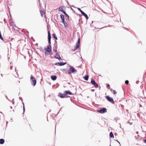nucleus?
Wrapping results in <instances>:
<instances>
[{
    "instance_id": "f257e3e1",
    "label": "nucleus",
    "mask_w": 146,
    "mask_h": 146,
    "mask_svg": "<svg viewBox=\"0 0 146 146\" xmlns=\"http://www.w3.org/2000/svg\"><path fill=\"white\" fill-rule=\"evenodd\" d=\"M48 40L49 45L47 46V48H44L45 51L44 53L45 55L46 56L48 55V52H49V54H50L52 52V48L51 46L50 45L51 44V36L50 34V32L49 31H48Z\"/></svg>"
},
{
    "instance_id": "f03ea898",
    "label": "nucleus",
    "mask_w": 146,
    "mask_h": 146,
    "mask_svg": "<svg viewBox=\"0 0 146 146\" xmlns=\"http://www.w3.org/2000/svg\"><path fill=\"white\" fill-rule=\"evenodd\" d=\"M68 66L70 68L68 70V74L70 75L72 73L75 74L76 72H77V70L75 69L73 66L70 65H69Z\"/></svg>"
},
{
    "instance_id": "7ed1b4c3",
    "label": "nucleus",
    "mask_w": 146,
    "mask_h": 146,
    "mask_svg": "<svg viewBox=\"0 0 146 146\" xmlns=\"http://www.w3.org/2000/svg\"><path fill=\"white\" fill-rule=\"evenodd\" d=\"M30 81L31 82V84L32 86H34L36 85V81L34 77L32 75H31Z\"/></svg>"
},
{
    "instance_id": "20e7f679",
    "label": "nucleus",
    "mask_w": 146,
    "mask_h": 146,
    "mask_svg": "<svg viewBox=\"0 0 146 146\" xmlns=\"http://www.w3.org/2000/svg\"><path fill=\"white\" fill-rule=\"evenodd\" d=\"M97 111L101 113H104L107 112V109L105 108H103L100 110H98Z\"/></svg>"
},
{
    "instance_id": "39448f33",
    "label": "nucleus",
    "mask_w": 146,
    "mask_h": 146,
    "mask_svg": "<svg viewBox=\"0 0 146 146\" xmlns=\"http://www.w3.org/2000/svg\"><path fill=\"white\" fill-rule=\"evenodd\" d=\"M105 97L107 100L109 102H111L113 104H114V101L113 99L112 98L110 97L109 96H106Z\"/></svg>"
},
{
    "instance_id": "423d86ee",
    "label": "nucleus",
    "mask_w": 146,
    "mask_h": 146,
    "mask_svg": "<svg viewBox=\"0 0 146 146\" xmlns=\"http://www.w3.org/2000/svg\"><path fill=\"white\" fill-rule=\"evenodd\" d=\"M91 83L92 85H93L95 87L97 88L98 87V84L96 82L95 80L93 79H92L91 81Z\"/></svg>"
},
{
    "instance_id": "0eeeda50",
    "label": "nucleus",
    "mask_w": 146,
    "mask_h": 146,
    "mask_svg": "<svg viewBox=\"0 0 146 146\" xmlns=\"http://www.w3.org/2000/svg\"><path fill=\"white\" fill-rule=\"evenodd\" d=\"M67 62H57L55 63V65H56L58 64L60 66H63L64 65L66 64Z\"/></svg>"
},
{
    "instance_id": "6e6552de",
    "label": "nucleus",
    "mask_w": 146,
    "mask_h": 146,
    "mask_svg": "<svg viewBox=\"0 0 146 146\" xmlns=\"http://www.w3.org/2000/svg\"><path fill=\"white\" fill-rule=\"evenodd\" d=\"M65 94H62L61 93H59L58 96L61 98H65Z\"/></svg>"
},
{
    "instance_id": "1a4fd4ad",
    "label": "nucleus",
    "mask_w": 146,
    "mask_h": 146,
    "mask_svg": "<svg viewBox=\"0 0 146 146\" xmlns=\"http://www.w3.org/2000/svg\"><path fill=\"white\" fill-rule=\"evenodd\" d=\"M64 92L66 94L69 95H72L73 94V93L69 90H65L64 91Z\"/></svg>"
},
{
    "instance_id": "9d476101",
    "label": "nucleus",
    "mask_w": 146,
    "mask_h": 146,
    "mask_svg": "<svg viewBox=\"0 0 146 146\" xmlns=\"http://www.w3.org/2000/svg\"><path fill=\"white\" fill-rule=\"evenodd\" d=\"M81 13L83 16H84L85 17L86 20L88 19V17L87 15L83 11Z\"/></svg>"
},
{
    "instance_id": "9b49d317",
    "label": "nucleus",
    "mask_w": 146,
    "mask_h": 146,
    "mask_svg": "<svg viewBox=\"0 0 146 146\" xmlns=\"http://www.w3.org/2000/svg\"><path fill=\"white\" fill-rule=\"evenodd\" d=\"M57 77L56 75H53L51 76V78L53 81L56 80L57 79Z\"/></svg>"
},
{
    "instance_id": "f8f14e48",
    "label": "nucleus",
    "mask_w": 146,
    "mask_h": 146,
    "mask_svg": "<svg viewBox=\"0 0 146 146\" xmlns=\"http://www.w3.org/2000/svg\"><path fill=\"white\" fill-rule=\"evenodd\" d=\"M61 70L65 74H67L68 73V71L66 69L64 68L61 69Z\"/></svg>"
},
{
    "instance_id": "ddd939ff",
    "label": "nucleus",
    "mask_w": 146,
    "mask_h": 146,
    "mask_svg": "<svg viewBox=\"0 0 146 146\" xmlns=\"http://www.w3.org/2000/svg\"><path fill=\"white\" fill-rule=\"evenodd\" d=\"M60 17L62 20V22L65 21L64 17L63 14H61L60 15Z\"/></svg>"
},
{
    "instance_id": "4468645a",
    "label": "nucleus",
    "mask_w": 146,
    "mask_h": 146,
    "mask_svg": "<svg viewBox=\"0 0 146 146\" xmlns=\"http://www.w3.org/2000/svg\"><path fill=\"white\" fill-rule=\"evenodd\" d=\"M63 24L64 25V26L65 27V28H66L68 27V24H67V23L65 21H63V22H62Z\"/></svg>"
},
{
    "instance_id": "2eb2a0df",
    "label": "nucleus",
    "mask_w": 146,
    "mask_h": 146,
    "mask_svg": "<svg viewBox=\"0 0 146 146\" xmlns=\"http://www.w3.org/2000/svg\"><path fill=\"white\" fill-rule=\"evenodd\" d=\"M89 76L88 75H86L84 76L83 78L86 81H88V79Z\"/></svg>"
},
{
    "instance_id": "dca6fc26",
    "label": "nucleus",
    "mask_w": 146,
    "mask_h": 146,
    "mask_svg": "<svg viewBox=\"0 0 146 146\" xmlns=\"http://www.w3.org/2000/svg\"><path fill=\"white\" fill-rule=\"evenodd\" d=\"M5 142V140L3 139H0V144H3Z\"/></svg>"
},
{
    "instance_id": "f3484780",
    "label": "nucleus",
    "mask_w": 146,
    "mask_h": 146,
    "mask_svg": "<svg viewBox=\"0 0 146 146\" xmlns=\"http://www.w3.org/2000/svg\"><path fill=\"white\" fill-rule=\"evenodd\" d=\"M79 47V45H78L77 44H76V46H75L74 49L73 50V51H75L76 50L77 48Z\"/></svg>"
},
{
    "instance_id": "a211bd4d",
    "label": "nucleus",
    "mask_w": 146,
    "mask_h": 146,
    "mask_svg": "<svg viewBox=\"0 0 146 146\" xmlns=\"http://www.w3.org/2000/svg\"><path fill=\"white\" fill-rule=\"evenodd\" d=\"M63 6H60L59 8H58V10L62 12V10H63Z\"/></svg>"
},
{
    "instance_id": "6ab92c4d",
    "label": "nucleus",
    "mask_w": 146,
    "mask_h": 146,
    "mask_svg": "<svg viewBox=\"0 0 146 146\" xmlns=\"http://www.w3.org/2000/svg\"><path fill=\"white\" fill-rule=\"evenodd\" d=\"M52 36L56 40H58V38L56 37V35L55 33H53L52 34Z\"/></svg>"
},
{
    "instance_id": "aec40b11",
    "label": "nucleus",
    "mask_w": 146,
    "mask_h": 146,
    "mask_svg": "<svg viewBox=\"0 0 146 146\" xmlns=\"http://www.w3.org/2000/svg\"><path fill=\"white\" fill-rule=\"evenodd\" d=\"M110 138H113L114 137L113 134L112 132H110Z\"/></svg>"
},
{
    "instance_id": "412c9836",
    "label": "nucleus",
    "mask_w": 146,
    "mask_h": 146,
    "mask_svg": "<svg viewBox=\"0 0 146 146\" xmlns=\"http://www.w3.org/2000/svg\"><path fill=\"white\" fill-rule=\"evenodd\" d=\"M54 57L58 59L60 61V60H62V59L61 58L60 56H55Z\"/></svg>"
},
{
    "instance_id": "4be33fe9",
    "label": "nucleus",
    "mask_w": 146,
    "mask_h": 146,
    "mask_svg": "<svg viewBox=\"0 0 146 146\" xmlns=\"http://www.w3.org/2000/svg\"><path fill=\"white\" fill-rule=\"evenodd\" d=\"M80 39L79 38L76 44H77L78 45H79V44L80 43Z\"/></svg>"
},
{
    "instance_id": "5701e85b",
    "label": "nucleus",
    "mask_w": 146,
    "mask_h": 146,
    "mask_svg": "<svg viewBox=\"0 0 146 146\" xmlns=\"http://www.w3.org/2000/svg\"><path fill=\"white\" fill-rule=\"evenodd\" d=\"M72 7H73L74 8H77V9H78V10L80 11V12L81 13L83 11H82L80 8H78V7H74V6H72Z\"/></svg>"
},
{
    "instance_id": "b1692460",
    "label": "nucleus",
    "mask_w": 146,
    "mask_h": 146,
    "mask_svg": "<svg viewBox=\"0 0 146 146\" xmlns=\"http://www.w3.org/2000/svg\"><path fill=\"white\" fill-rule=\"evenodd\" d=\"M0 38L4 42H5V41L4 40V39L2 36L1 33H0Z\"/></svg>"
},
{
    "instance_id": "393cba45",
    "label": "nucleus",
    "mask_w": 146,
    "mask_h": 146,
    "mask_svg": "<svg viewBox=\"0 0 146 146\" xmlns=\"http://www.w3.org/2000/svg\"><path fill=\"white\" fill-rule=\"evenodd\" d=\"M22 104H23V113H24L25 111V107L24 104L23 102H22Z\"/></svg>"
},
{
    "instance_id": "a878e982",
    "label": "nucleus",
    "mask_w": 146,
    "mask_h": 146,
    "mask_svg": "<svg viewBox=\"0 0 146 146\" xmlns=\"http://www.w3.org/2000/svg\"><path fill=\"white\" fill-rule=\"evenodd\" d=\"M40 12L41 14V16L42 17L43 15L44 14V12L42 11L41 10H40Z\"/></svg>"
},
{
    "instance_id": "bb28decb",
    "label": "nucleus",
    "mask_w": 146,
    "mask_h": 146,
    "mask_svg": "<svg viewBox=\"0 0 146 146\" xmlns=\"http://www.w3.org/2000/svg\"><path fill=\"white\" fill-rule=\"evenodd\" d=\"M129 81L128 80H126L125 81V83L127 85L128 84H129Z\"/></svg>"
},
{
    "instance_id": "cd10ccee",
    "label": "nucleus",
    "mask_w": 146,
    "mask_h": 146,
    "mask_svg": "<svg viewBox=\"0 0 146 146\" xmlns=\"http://www.w3.org/2000/svg\"><path fill=\"white\" fill-rule=\"evenodd\" d=\"M107 88L110 89V85L108 84H107Z\"/></svg>"
},
{
    "instance_id": "c85d7f7f",
    "label": "nucleus",
    "mask_w": 146,
    "mask_h": 146,
    "mask_svg": "<svg viewBox=\"0 0 146 146\" xmlns=\"http://www.w3.org/2000/svg\"><path fill=\"white\" fill-rule=\"evenodd\" d=\"M65 16L66 17H67V19H68V20H69V15H68L67 14H66V15H65Z\"/></svg>"
},
{
    "instance_id": "c756f323",
    "label": "nucleus",
    "mask_w": 146,
    "mask_h": 146,
    "mask_svg": "<svg viewBox=\"0 0 146 146\" xmlns=\"http://www.w3.org/2000/svg\"><path fill=\"white\" fill-rule=\"evenodd\" d=\"M63 14H64L65 15L66 14H67V13H66V12L64 11V10H62V12Z\"/></svg>"
},
{
    "instance_id": "7c9ffc66",
    "label": "nucleus",
    "mask_w": 146,
    "mask_h": 146,
    "mask_svg": "<svg viewBox=\"0 0 146 146\" xmlns=\"http://www.w3.org/2000/svg\"><path fill=\"white\" fill-rule=\"evenodd\" d=\"M60 56V54L58 52H56V55L55 56Z\"/></svg>"
},
{
    "instance_id": "2f4dec72",
    "label": "nucleus",
    "mask_w": 146,
    "mask_h": 146,
    "mask_svg": "<svg viewBox=\"0 0 146 146\" xmlns=\"http://www.w3.org/2000/svg\"><path fill=\"white\" fill-rule=\"evenodd\" d=\"M113 92L114 94H116L117 93L115 91V90H113Z\"/></svg>"
},
{
    "instance_id": "473e14b6",
    "label": "nucleus",
    "mask_w": 146,
    "mask_h": 146,
    "mask_svg": "<svg viewBox=\"0 0 146 146\" xmlns=\"http://www.w3.org/2000/svg\"><path fill=\"white\" fill-rule=\"evenodd\" d=\"M65 98H68V97H70V96H68L67 94H65Z\"/></svg>"
},
{
    "instance_id": "72a5a7b5",
    "label": "nucleus",
    "mask_w": 146,
    "mask_h": 146,
    "mask_svg": "<svg viewBox=\"0 0 146 146\" xmlns=\"http://www.w3.org/2000/svg\"><path fill=\"white\" fill-rule=\"evenodd\" d=\"M54 47L55 48H57V44H54Z\"/></svg>"
},
{
    "instance_id": "f704fd0d",
    "label": "nucleus",
    "mask_w": 146,
    "mask_h": 146,
    "mask_svg": "<svg viewBox=\"0 0 146 146\" xmlns=\"http://www.w3.org/2000/svg\"><path fill=\"white\" fill-rule=\"evenodd\" d=\"M54 50L55 52H56L57 51V48H55Z\"/></svg>"
},
{
    "instance_id": "c9c22d12",
    "label": "nucleus",
    "mask_w": 146,
    "mask_h": 146,
    "mask_svg": "<svg viewBox=\"0 0 146 146\" xmlns=\"http://www.w3.org/2000/svg\"><path fill=\"white\" fill-rule=\"evenodd\" d=\"M19 99L20 100H21L22 101H23V99H22V98H21V97H19Z\"/></svg>"
},
{
    "instance_id": "e433bc0d",
    "label": "nucleus",
    "mask_w": 146,
    "mask_h": 146,
    "mask_svg": "<svg viewBox=\"0 0 146 146\" xmlns=\"http://www.w3.org/2000/svg\"><path fill=\"white\" fill-rule=\"evenodd\" d=\"M14 99H13L12 100V103L13 104H14L15 103V102H14Z\"/></svg>"
},
{
    "instance_id": "4c0bfd02",
    "label": "nucleus",
    "mask_w": 146,
    "mask_h": 146,
    "mask_svg": "<svg viewBox=\"0 0 146 146\" xmlns=\"http://www.w3.org/2000/svg\"><path fill=\"white\" fill-rule=\"evenodd\" d=\"M11 19H10L9 23H10V25H11Z\"/></svg>"
},
{
    "instance_id": "58836bf2",
    "label": "nucleus",
    "mask_w": 146,
    "mask_h": 146,
    "mask_svg": "<svg viewBox=\"0 0 146 146\" xmlns=\"http://www.w3.org/2000/svg\"><path fill=\"white\" fill-rule=\"evenodd\" d=\"M57 44V41L56 40H55V43H54V44Z\"/></svg>"
},
{
    "instance_id": "ea45409f",
    "label": "nucleus",
    "mask_w": 146,
    "mask_h": 146,
    "mask_svg": "<svg viewBox=\"0 0 146 146\" xmlns=\"http://www.w3.org/2000/svg\"><path fill=\"white\" fill-rule=\"evenodd\" d=\"M144 143L146 144V139H145L143 140Z\"/></svg>"
},
{
    "instance_id": "a19ab883",
    "label": "nucleus",
    "mask_w": 146,
    "mask_h": 146,
    "mask_svg": "<svg viewBox=\"0 0 146 146\" xmlns=\"http://www.w3.org/2000/svg\"><path fill=\"white\" fill-rule=\"evenodd\" d=\"M116 141L120 145V146H121V144H120V142L117 140H116Z\"/></svg>"
},
{
    "instance_id": "79ce46f5",
    "label": "nucleus",
    "mask_w": 146,
    "mask_h": 146,
    "mask_svg": "<svg viewBox=\"0 0 146 146\" xmlns=\"http://www.w3.org/2000/svg\"><path fill=\"white\" fill-rule=\"evenodd\" d=\"M139 83V81H137L136 82V83L137 84H138Z\"/></svg>"
},
{
    "instance_id": "37998d69",
    "label": "nucleus",
    "mask_w": 146,
    "mask_h": 146,
    "mask_svg": "<svg viewBox=\"0 0 146 146\" xmlns=\"http://www.w3.org/2000/svg\"><path fill=\"white\" fill-rule=\"evenodd\" d=\"M12 66H11V67H10V69H11V70H12Z\"/></svg>"
},
{
    "instance_id": "c03bdc74",
    "label": "nucleus",
    "mask_w": 146,
    "mask_h": 146,
    "mask_svg": "<svg viewBox=\"0 0 146 146\" xmlns=\"http://www.w3.org/2000/svg\"><path fill=\"white\" fill-rule=\"evenodd\" d=\"M103 27L101 28H100V29H102V28H104V27Z\"/></svg>"
},
{
    "instance_id": "a18cd8bd",
    "label": "nucleus",
    "mask_w": 146,
    "mask_h": 146,
    "mask_svg": "<svg viewBox=\"0 0 146 146\" xmlns=\"http://www.w3.org/2000/svg\"><path fill=\"white\" fill-rule=\"evenodd\" d=\"M50 55H52L53 54V53H52V52L51 53H50Z\"/></svg>"
},
{
    "instance_id": "49530a36",
    "label": "nucleus",
    "mask_w": 146,
    "mask_h": 146,
    "mask_svg": "<svg viewBox=\"0 0 146 146\" xmlns=\"http://www.w3.org/2000/svg\"><path fill=\"white\" fill-rule=\"evenodd\" d=\"M94 90L92 89V92H94Z\"/></svg>"
},
{
    "instance_id": "de8ad7c7",
    "label": "nucleus",
    "mask_w": 146,
    "mask_h": 146,
    "mask_svg": "<svg viewBox=\"0 0 146 146\" xmlns=\"http://www.w3.org/2000/svg\"><path fill=\"white\" fill-rule=\"evenodd\" d=\"M5 97H6V98L7 99H8V98H7V96H5Z\"/></svg>"
},
{
    "instance_id": "09e8293b",
    "label": "nucleus",
    "mask_w": 146,
    "mask_h": 146,
    "mask_svg": "<svg viewBox=\"0 0 146 146\" xmlns=\"http://www.w3.org/2000/svg\"><path fill=\"white\" fill-rule=\"evenodd\" d=\"M61 109V108L59 110V112H58V114H57V115L59 113V111H60V110Z\"/></svg>"
},
{
    "instance_id": "8fccbe9b",
    "label": "nucleus",
    "mask_w": 146,
    "mask_h": 146,
    "mask_svg": "<svg viewBox=\"0 0 146 146\" xmlns=\"http://www.w3.org/2000/svg\"><path fill=\"white\" fill-rule=\"evenodd\" d=\"M40 48L42 50V49H43L42 48V47H41Z\"/></svg>"
},
{
    "instance_id": "3c124183",
    "label": "nucleus",
    "mask_w": 146,
    "mask_h": 146,
    "mask_svg": "<svg viewBox=\"0 0 146 146\" xmlns=\"http://www.w3.org/2000/svg\"><path fill=\"white\" fill-rule=\"evenodd\" d=\"M10 108H11V109H12V106H11Z\"/></svg>"
},
{
    "instance_id": "603ef678",
    "label": "nucleus",
    "mask_w": 146,
    "mask_h": 146,
    "mask_svg": "<svg viewBox=\"0 0 146 146\" xmlns=\"http://www.w3.org/2000/svg\"><path fill=\"white\" fill-rule=\"evenodd\" d=\"M67 3L69 5V3L68 1H67Z\"/></svg>"
},
{
    "instance_id": "864d4df0",
    "label": "nucleus",
    "mask_w": 146,
    "mask_h": 146,
    "mask_svg": "<svg viewBox=\"0 0 146 146\" xmlns=\"http://www.w3.org/2000/svg\"><path fill=\"white\" fill-rule=\"evenodd\" d=\"M56 17H58V15H56Z\"/></svg>"
},
{
    "instance_id": "5fc2aeb1",
    "label": "nucleus",
    "mask_w": 146,
    "mask_h": 146,
    "mask_svg": "<svg viewBox=\"0 0 146 146\" xmlns=\"http://www.w3.org/2000/svg\"><path fill=\"white\" fill-rule=\"evenodd\" d=\"M68 84H70V83H68Z\"/></svg>"
},
{
    "instance_id": "6e6d98bb",
    "label": "nucleus",
    "mask_w": 146,
    "mask_h": 146,
    "mask_svg": "<svg viewBox=\"0 0 146 146\" xmlns=\"http://www.w3.org/2000/svg\"><path fill=\"white\" fill-rule=\"evenodd\" d=\"M140 106L142 107V106L141 105H140Z\"/></svg>"
}]
</instances>
